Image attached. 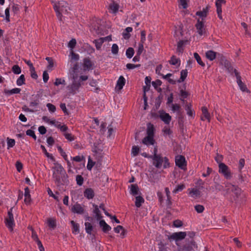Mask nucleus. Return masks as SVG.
Wrapping results in <instances>:
<instances>
[{"mask_svg": "<svg viewBox=\"0 0 251 251\" xmlns=\"http://www.w3.org/2000/svg\"><path fill=\"white\" fill-rule=\"evenodd\" d=\"M52 177L57 186H60L65 183L67 180V175L63 167L59 163H54Z\"/></svg>", "mask_w": 251, "mask_h": 251, "instance_id": "f257e3e1", "label": "nucleus"}, {"mask_svg": "<svg viewBox=\"0 0 251 251\" xmlns=\"http://www.w3.org/2000/svg\"><path fill=\"white\" fill-rule=\"evenodd\" d=\"M53 7L60 21L62 20V15L68 14V10H70L68 3L63 0L54 3Z\"/></svg>", "mask_w": 251, "mask_h": 251, "instance_id": "f03ea898", "label": "nucleus"}, {"mask_svg": "<svg viewBox=\"0 0 251 251\" xmlns=\"http://www.w3.org/2000/svg\"><path fill=\"white\" fill-rule=\"evenodd\" d=\"M153 160V165L157 168H160L164 162V168H166L169 166V163L167 157L163 158L161 155L151 156L149 157Z\"/></svg>", "mask_w": 251, "mask_h": 251, "instance_id": "7ed1b4c3", "label": "nucleus"}, {"mask_svg": "<svg viewBox=\"0 0 251 251\" xmlns=\"http://www.w3.org/2000/svg\"><path fill=\"white\" fill-rule=\"evenodd\" d=\"M176 244L178 248L176 251H195L198 248L196 242L193 240L186 243L182 246H180L177 243Z\"/></svg>", "mask_w": 251, "mask_h": 251, "instance_id": "20e7f679", "label": "nucleus"}, {"mask_svg": "<svg viewBox=\"0 0 251 251\" xmlns=\"http://www.w3.org/2000/svg\"><path fill=\"white\" fill-rule=\"evenodd\" d=\"M219 172L224 176L227 179H230L232 177V174L227 165L224 163L219 164Z\"/></svg>", "mask_w": 251, "mask_h": 251, "instance_id": "39448f33", "label": "nucleus"}, {"mask_svg": "<svg viewBox=\"0 0 251 251\" xmlns=\"http://www.w3.org/2000/svg\"><path fill=\"white\" fill-rule=\"evenodd\" d=\"M221 63L224 65L225 68L228 71V72L230 73H234L235 75H233V76H235L236 78H240L241 76L239 75V73L237 71V70L233 68L230 62L225 59H223L221 61Z\"/></svg>", "mask_w": 251, "mask_h": 251, "instance_id": "423d86ee", "label": "nucleus"}, {"mask_svg": "<svg viewBox=\"0 0 251 251\" xmlns=\"http://www.w3.org/2000/svg\"><path fill=\"white\" fill-rule=\"evenodd\" d=\"M187 235L186 232H177L173 233L171 235H168V239L170 241L175 240L178 241L184 239Z\"/></svg>", "mask_w": 251, "mask_h": 251, "instance_id": "0eeeda50", "label": "nucleus"}, {"mask_svg": "<svg viewBox=\"0 0 251 251\" xmlns=\"http://www.w3.org/2000/svg\"><path fill=\"white\" fill-rule=\"evenodd\" d=\"M12 208L8 212V217L6 218V225L7 227L11 230H13V226H15L13 215L12 213Z\"/></svg>", "mask_w": 251, "mask_h": 251, "instance_id": "6e6552de", "label": "nucleus"}, {"mask_svg": "<svg viewBox=\"0 0 251 251\" xmlns=\"http://www.w3.org/2000/svg\"><path fill=\"white\" fill-rule=\"evenodd\" d=\"M72 82L71 85L68 86V89L72 93H75L77 90L81 85V79H72Z\"/></svg>", "mask_w": 251, "mask_h": 251, "instance_id": "1a4fd4ad", "label": "nucleus"}, {"mask_svg": "<svg viewBox=\"0 0 251 251\" xmlns=\"http://www.w3.org/2000/svg\"><path fill=\"white\" fill-rule=\"evenodd\" d=\"M226 187H231V192L234 193L235 196L238 198L241 194V189L238 186L232 185L230 183L227 182L225 183Z\"/></svg>", "mask_w": 251, "mask_h": 251, "instance_id": "9d476101", "label": "nucleus"}, {"mask_svg": "<svg viewBox=\"0 0 251 251\" xmlns=\"http://www.w3.org/2000/svg\"><path fill=\"white\" fill-rule=\"evenodd\" d=\"M176 164L182 169H184L186 164L185 159L184 156L179 155L176 158Z\"/></svg>", "mask_w": 251, "mask_h": 251, "instance_id": "9b49d317", "label": "nucleus"}, {"mask_svg": "<svg viewBox=\"0 0 251 251\" xmlns=\"http://www.w3.org/2000/svg\"><path fill=\"white\" fill-rule=\"evenodd\" d=\"M195 26L197 30V32L199 33V34L200 35H202L205 34V29L204 24L202 21H200V19H198Z\"/></svg>", "mask_w": 251, "mask_h": 251, "instance_id": "f8f14e48", "label": "nucleus"}, {"mask_svg": "<svg viewBox=\"0 0 251 251\" xmlns=\"http://www.w3.org/2000/svg\"><path fill=\"white\" fill-rule=\"evenodd\" d=\"M23 60L29 67L31 77L32 78H36L38 76L35 72L33 64L30 60H27L26 59H23Z\"/></svg>", "mask_w": 251, "mask_h": 251, "instance_id": "ddd939ff", "label": "nucleus"}, {"mask_svg": "<svg viewBox=\"0 0 251 251\" xmlns=\"http://www.w3.org/2000/svg\"><path fill=\"white\" fill-rule=\"evenodd\" d=\"M142 143L147 146H149L150 145H154L155 141L153 138V136L147 135L143 139Z\"/></svg>", "mask_w": 251, "mask_h": 251, "instance_id": "4468645a", "label": "nucleus"}, {"mask_svg": "<svg viewBox=\"0 0 251 251\" xmlns=\"http://www.w3.org/2000/svg\"><path fill=\"white\" fill-rule=\"evenodd\" d=\"M71 210L75 213L82 214L84 212L83 207L78 203L74 204L71 208Z\"/></svg>", "mask_w": 251, "mask_h": 251, "instance_id": "2eb2a0df", "label": "nucleus"}, {"mask_svg": "<svg viewBox=\"0 0 251 251\" xmlns=\"http://www.w3.org/2000/svg\"><path fill=\"white\" fill-rule=\"evenodd\" d=\"M99 225L102 231L104 233H106L111 229V226L107 224L103 220L100 221Z\"/></svg>", "mask_w": 251, "mask_h": 251, "instance_id": "dca6fc26", "label": "nucleus"}, {"mask_svg": "<svg viewBox=\"0 0 251 251\" xmlns=\"http://www.w3.org/2000/svg\"><path fill=\"white\" fill-rule=\"evenodd\" d=\"M201 111L203 116L201 117V120L204 121L206 119L209 122L210 121V115L208 111L207 108L205 106L202 107Z\"/></svg>", "mask_w": 251, "mask_h": 251, "instance_id": "f3484780", "label": "nucleus"}, {"mask_svg": "<svg viewBox=\"0 0 251 251\" xmlns=\"http://www.w3.org/2000/svg\"><path fill=\"white\" fill-rule=\"evenodd\" d=\"M159 117L166 124H169L171 120V116L169 114L165 112H161Z\"/></svg>", "mask_w": 251, "mask_h": 251, "instance_id": "a211bd4d", "label": "nucleus"}, {"mask_svg": "<svg viewBox=\"0 0 251 251\" xmlns=\"http://www.w3.org/2000/svg\"><path fill=\"white\" fill-rule=\"evenodd\" d=\"M126 84V79H118L115 90L116 92L119 93Z\"/></svg>", "mask_w": 251, "mask_h": 251, "instance_id": "6ab92c4d", "label": "nucleus"}, {"mask_svg": "<svg viewBox=\"0 0 251 251\" xmlns=\"http://www.w3.org/2000/svg\"><path fill=\"white\" fill-rule=\"evenodd\" d=\"M93 63L88 58H84L83 60V68L84 70H90L93 69Z\"/></svg>", "mask_w": 251, "mask_h": 251, "instance_id": "aec40b11", "label": "nucleus"}, {"mask_svg": "<svg viewBox=\"0 0 251 251\" xmlns=\"http://www.w3.org/2000/svg\"><path fill=\"white\" fill-rule=\"evenodd\" d=\"M95 195L94 192L92 188H87L84 192V196L88 199H92Z\"/></svg>", "mask_w": 251, "mask_h": 251, "instance_id": "412c9836", "label": "nucleus"}, {"mask_svg": "<svg viewBox=\"0 0 251 251\" xmlns=\"http://www.w3.org/2000/svg\"><path fill=\"white\" fill-rule=\"evenodd\" d=\"M93 206L94 208V209L93 210L94 213L95 214V218L97 219V220H101L102 216L101 215L100 212L99 210V208L97 205H96L95 204H93Z\"/></svg>", "mask_w": 251, "mask_h": 251, "instance_id": "4be33fe9", "label": "nucleus"}, {"mask_svg": "<svg viewBox=\"0 0 251 251\" xmlns=\"http://www.w3.org/2000/svg\"><path fill=\"white\" fill-rule=\"evenodd\" d=\"M25 202L26 204H29L31 201V196L30 195V191L27 187L25 188Z\"/></svg>", "mask_w": 251, "mask_h": 251, "instance_id": "5701e85b", "label": "nucleus"}, {"mask_svg": "<svg viewBox=\"0 0 251 251\" xmlns=\"http://www.w3.org/2000/svg\"><path fill=\"white\" fill-rule=\"evenodd\" d=\"M119 8V4L114 1H113L109 5V9L110 10L111 13L114 14H116L118 12Z\"/></svg>", "mask_w": 251, "mask_h": 251, "instance_id": "b1692460", "label": "nucleus"}, {"mask_svg": "<svg viewBox=\"0 0 251 251\" xmlns=\"http://www.w3.org/2000/svg\"><path fill=\"white\" fill-rule=\"evenodd\" d=\"M237 83L242 92L250 93L249 90L248 89L246 85L242 81L241 79H237Z\"/></svg>", "mask_w": 251, "mask_h": 251, "instance_id": "393cba45", "label": "nucleus"}, {"mask_svg": "<svg viewBox=\"0 0 251 251\" xmlns=\"http://www.w3.org/2000/svg\"><path fill=\"white\" fill-rule=\"evenodd\" d=\"M114 230L116 233H120L121 232L120 236L122 238H124L125 236L126 231L122 226H118L117 227L114 228Z\"/></svg>", "mask_w": 251, "mask_h": 251, "instance_id": "a878e982", "label": "nucleus"}, {"mask_svg": "<svg viewBox=\"0 0 251 251\" xmlns=\"http://www.w3.org/2000/svg\"><path fill=\"white\" fill-rule=\"evenodd\" d=\"M130 194L133 196H136L139 193V189L137 185L131 184L130 185Z\"/></svg>", "mask_w": 251, "mask_h": 251, "instance_id": "bb28decb", "label": "nucleus"}, {"mask_svg": "<svg viewBox=\"0 0 251 251\" xmlns=\"http://www.w3.org/2000/svg\"><path fill=\"white\" fill-rule=\"evenodd\" d=\"M189 195L191 196V197L194 198H196L200 197L201 191L198 189L193 188L190 191Z\"/></svg>", "mask_w": 251, "mask_h": 251, "instance_id": "cd10ccee", "label": "nucleus"}, {"mask_svg": "<svg viewBox=\"0 0 251 251\" xmlns=\"http://www.w3.org/2000/svg\"><path fill=\"white\" fill-rule=\"evenodd\" d=\"M147 134L148 136H154V126L151 123L147 125Z\"/></svg>", "mask_w": 251, "mask_h": 251, "instance_id": "c85d7f7f", "label": "nucleus"}, {"mask_svg": "<svg viewBox=\"0 0 251 251\" xmlns=\"http://www.w3.org/2000/svg\"><path fill=\"white\" fill-rule=\"evenodd\" d=\"M206 57L210 61H212L215 59L216 56V52L213 50H208L205 53Z\"/></svg>", "mask_w": 251, "mask_h": 251, "instance_id": "c756f323", "label": "nucleus"}, {"mask_svg": "<svg viewBox=\"0 0 251 251\" xmlns=\"http://www.w3.org/2000/svg\"><path fill=\"white\" fill-rule=\"evenodd\" d=\"M209 7L208 6H207L205 8H203L202 11H198L196 13L197 15L202 18L206 17L209 10Z\"/></svg>", "mask_w": 251, "mask_h": 251, "instance_id": "7c9ffc66", "label": "nucleus"}, {"mask_svg": "<svg viewBox=\"0 0 251 251\" xmlns=\"http://www.w3.org/2000/svg\"><path fill=\"white\" fill-rule=\"evenodd\" d=\"M171 64L176 66H179L180 64V61L178 58H177L175 56H173L171 60L169 61Z\"/></svg>", "mask_w": 251, "mask_h": 251, "instance_id": "2f4dec72", "label": "nucleus"}, {"mask_svg": "<svg viewBox=\"0 0 251 251\" xmlns=\"http://www.w3.org/2000/svg\"><path fill=\"white\" fill-rule=\"evenodd\" d=\"M104 42V39L101 38L94 41V43H95V46L97 50H100L101 48L102 44Z\"/></svg>", "mask_w": 251, "mask_h": 251, "instance_id": "473e14b6", "label": "nucleus"}, {"mask_svg": "<svg viewBox=\"0 0 251 251\" xmlns=\"http://www.w3.org/2000/svg\"><path fill=\"white\" fill-rule=\"evenodd\" d=\"M57 149L60 152L61 155L63 157L64 159L67 161L68 166L71 167V163L67 159V155L66 153L63 151V149L60 146L57 147Z\"/></svg>", "mask_w": 251, "mask_h": 251, "instance_id": "72a5a7b5", "label": "nucleus"}, {"mask_svg": "<svg viewBox=\"0 0 251 251\" xmlns=\"http://www.w3.org/2000/svg\"><path fill=\"white\" fill-rule=\"evenodd\" d=\"M144 202V200L142 197L138 196L135 198V205L137 207H140L142 203Z\"/></svg>", "mask_w": 251, "mask_h": 251, "instance_id": "f704fd0d", "label": "nucleus"}, {"mask_svg": "<svg viewBox=\"0 0 251 251\" xmlns=\"http://www.w3.org/2000/svg\"><path fill=\"white\" fill-rule=\"evenodd\" d=\"M85 226L86 232L89 234H91L93 231V226L89 222H86L85 223Z\"/></svg>", "mask_w": 251, "mask_h": 251, "instance_id": "c9c22d12", "label": "nucleus"}, {"mask_svg": "<svg viewBox=\"0 0 251 251\" xmlns=\"http://www.w3.org/2000/svg\"><path fill=\"white\" fill-rule=\"evenodd\" d=\"M185 41H180L178 44H177V52L179 53H182L183 51V47L184 46Z\"/></svg>", "mask_w": 251, "mask_h": 251, "instance_id": "e433bc0d", "label": "nucleus"}, {"mask_svg": "<svg viewBox=\"0 0 251 251\" xmlns=\"http://www.w3.org/2000/svg\"><path fill=\"white\" fill-rule=\"evenodd\" d=\"M71 224L73 226V232L75 234L79 233V225L75 223L74 221H71Z\"/></svg>", "mask_w": 251, "mask_h": 251, "instance_id": "4c0bfd02", "label": "nucleus"}, {"mask_svg": "<svg viewBox=\"0 0 251 251\" xmlns=\"http://www.w3.org/2000/svg\"><path fill=\"white\" fill-rule=\"evenodd\" d=\"M185 109L187 111V114L191 117H193L194 113L191 109V105L190 104H186L185 105Z\"/></svg>", "mask_w": 251, "mask_h": 251, "instance_id": "58836bf2", "label": "nucleus"}, {"mask_svg": "<svg viewBox=\"0 0 251 251\" xmlns=\"http://www.w3.org/2000/svg\"><path fill=\"white\" fill-rule=\"evenodd\" d=\"M152 86L154 87L155 89H156L158 92L161 91V88H157V87L158 86H160L162 84V82L160 79H157L155 81H152L151 82Z\"/></svg>", "mask_w": 251, "mask_h": 251, "instance_id": "ea45409f", "label": "nucleus"}, {"mask_svg": "<svg viewBox=\"0 0 251 251\" xmlns=\"http://www.w3.org/2000/svg\"><path fill=\"white\" fill-rule=\"evenodd\" d=\"M134 50L132 48H128L126 50V55L127 58H131L134 55Z\"/></svg>", "mask_w": 251, "mask_h": 251, "instance_id": "a19ab883", "label": "nucleus"}, {"mask_svg": "<svg viewBox=\"0 0 251 251\" xmlns=\"http://www.w3.org/2000/svg\"><path fill=\"white\" fill-rule=\"evenodd\" d=\"M46 60L48 62L47 68L49 69H51L54 66V62L53 59L49 57H47Z\"/></svg>", "mask_w": 251, "mask_h": 251, "instance_id": "79ce46f5", "label": "nucleus"}, {"mask_svg": "<svg viewBox=\"0 0 251 251\" xmlns=\"http://www.w3.org/2000/svg\"><path fill=\"white\" fill-rule=\"evenodd\" d=\"M48 224L50 227L54 228L56 227V222L53 218H49L48 220Z\"/></svg>", "mask_w": 251, "mask_h": 251, "instance_id": "37998d69", "label": "nucleus"}, {"mask_svg": "<svg viewBox=\"0 0 251 251\" xmlns=\"http://www.w3.org/2000/svg\"><path fill=\"white\" fill-rule=\"evenodd\" d=\"M194 56L197 62L201 66H204V63L202 61L201 57L199 55V54L197 52L194 53Z\"/></svg>", "mask_w": 251, "mask_h": 251, "instance_id": "c03bdc74", "label": "nucleus"}, {"mask_svg": "<svg viewBox=\"0 0 251 251\" xmlns=\"http://www.w3.org/2000/svg\"><path fill=\"white\" fill-rule=\"evenodd\" d=\"M20 91L21 89L20 88H14L10 90L5 91V93L8 94L9 95H11L13 94H18L20 92Z\"/></svg>", "mask_w": 251, "mask_h": 251, "instance_id": "a18cd8bd", "label": "nucleus"}, {"mask_svg": "<svg viewBox=\"0 0 251 251\" xmlns=\"http://www.w3.org/2000/svg\"><path fill=\"white\" fill-rule=\"evenodd\" d=\"M83 178L81 175H77L76 176V181L77 184L81 186L83 183Z\"/></svg>", "mask_w": 251, "mask_h": 251, "instance_id": "49530a36", "label": "nucleus"}, {"mask_svg": "<svg viewBox=\"0 0 251 251\" xmlns=\"http://www.w3.org/2000/svg\"><path fill=\"white\" fill-rule=\"evenodd\" d=\"M12 70L13 72L15 74H20L21 72L20 67L17 65H14L12 67Z\"/></svg>", "mask_w": 251, "mask_h": 251, "instance_id": "de8ad7c7", "label": "nucleus"}, {"mask_svg": "<svg viewBox=\"0 0 251 251\" xmlns=\"http://www.w3.org/2000/svg\"><path fill=\"white\" fill-rule=\"evenodd\" d=\"M119 51V47L116 44H113L111 48V52L113 54H117Z\"/></svg>", "mask_w": 251, "mask_h": 251, "instance_id": "09e8293b", "label": "nucleus"}, {"mask_svg": "<svg viewBox=\"0 0 251 251\" xmlns=\"http://www.w3.org/2000/svg\"><path fill=\"white\" fill-rule=\"evenodd\" d=\"M95 162H94L89 157L88 159V162L87 166V168L88 170H91L93 167L95 165Z\"/></svg>", "mask_w": 251, "mask_h": 251, "instance_id": "8fccbe9b", "label": "nucleus"}, {"mask_svg": "<svg viewBox=\"0 0 251 251\" xmlns=\"http://www.w3.org/2000/svg\"><path fill=\"white\" fill-rule=\"evenodd\" d=\"M139 151V148L137 146H134L132 147L131 150V154L133 155V156H136L138 154Z\"/></svg>", "mask_w": 251, "mask_h": 251, "instance_id": "3c124183", "label": "nucleus"}, {"mask_svg": "<svg viewBox=\"0 0 251 251\" xmlns=\"http://www.w3.org/2000/svg\"><path fill=\"white\" fill-rule=\"evenodd\" d=\"M15 144V141L14 139H9V138H7V146L8 149L9 148L13 147Z\"/></svg>", "mask_w": 251, "mask_h": 251, "instance_id": "603ef678", "label": "nucleus"}, {"mask_svg": "<svg viewBox=\"0 0 251 251\" xmlns=\"http://www.w3.org/2000/svg\"><path fill=\"white\" fill-rule=\"evenodd\" d=\"M90 85L94 87V90H96L98 89V84L97 83L96 79H91L89 82Z\"/></svg>", "mask_w": 251, "mask_h": 251, "instance_id": "864d4df0", "label": "nucleus"}, {"mask_svg": "<svg viewBox=\"0 0 251 251\" xmlns=\"http://www.w3.org/2000/svg\"><path fill=\"white\" fill-rule=\"evenodd\" d=\"M195 209L198 213H201L203 211L204 208L202 205L198 204L195 206Z\"/></svg>", "mask_w": 251, "mask_h": 251, "instance_id": "5fc2aeb1", "label": "nucleus"}, {"mask_svg": "<svg viewBox=\"0 0 251 251\" xmlns=\"http://www.w3.org/2000/svg\"><path fill=\"white\" fill-rule=\"evenodd\" d=\"M26 134L27 135L32 137L34 140L36 139V136L33 130L31 129H28L26 131Z\"/></svg>", "mask_w": 251, "mask_h": 251, "instance_id": "6e6d98bb", "label": "nucleus"}, {"mask_svg": "<svg viewBox=\"0 0 251 251\" xmlns=\"http://www.w3.org/2000/svg\"><path fill=\"white\" fill-rule=\"evenodd\" d=\"M41 148L42 149L43 152H44V153L45 154V155L47 156V157L50 158V159H51L52 160L54 159L53 157L47 152L44 146L41 145Z\"/></svg>", "mask_w": 251, "mask_h": 251, "instance_id": "4d7b16f0", "label": "nucleus"}, {"mask_svg": "<svg viewBox=\"0 0 251 251\" xmlns=\"http://www.w3.org/2000/svg\"><path fill=\"white\" fill-rule=\"evenodd\" d=\"M185 188L183 184L178 185L176 187L174 190L173 193H176L179 191H182Z\"/></svg>", "mask_w": 251, "mask_h": 251, "instance_id": "13d9d810", "label": "nucleus"}, {"mask_svg": "<svg viewBox=\"0 0 251 251\" xmlns=\"http://www.w3.org/2000/svg\"><path fill=\"white\" fill-rule=\"evenodd\" d=\"M146 40V32L144 30H142L141 32V40L139 44H144Z\"/></svg>", "mask_w": 251, "mask_h": 251, "instance_id": "bf43d9fd", "label": "nucleus"}, {"mask_svg": "<svg viewBox=\"0 0 251 251\" xmlns=\"http://www.w3.org/2000/svg\"><path fill=\"white\" fill-rule=\"evenodd\" d=\"M76 44V42L75 39H72L68 43V47L70 48L71 49H73L75 45Z\"/></svg>", "mask_w": 251, "mask_h": 251, "instance_id": "052dcab7", "label": "nucleus"}, {"mask_svg": "<svg viewBox=\"0 0 251 251\" xmlns=\"http://www.w3.org/2000/svg\"><path fill=\"white\" fill-rule=\"evenodd\" d=\"M214 187L215 190H217L218 191H220L223 189V186L217 182H214Z\"/></svg>", "mask_w": 251, "mask_h": 251, "instance_id": "680f3d73", "label": "nucleus"}, {"mask_svg": "<svg viewBox=\"0 0 251 251\" xmlns=\"http://www.w3.org/2000/svg\"><path fill=\"white\" fill-rule=\"evenodd\" d=\"M64 135L66 139H67L70 141H72L75 139L74 136H73L71 133L65 132L64 133Z\"/></svg>", "mask_w": 251, "mask_h": 251, "instance_id": "e2e57ef3", "label": "nucleus"}, {"mask_svg": "<svg viewBox=\"0 0 251 251\" xmlns=\"http://www.w3.org/2000/svg\"><path fill=\"white\" fill-rule=\"evenodd\" d=\"M143 50H144V44H139L138 50L137 51V54L138 56H140L141 55V54L142 53Z\"/></svg>", "mask_w": 251, "mask_h": 251, "instance_id": "0e129e2a", "label": "nucleus"}, {"mask_svg": "<svg viewBox=\"0 0 251 251\" xmlns=\"http://www.w3.org/2000/svg\"><path fill=\"white\" fill-rule=\"evenodd\" d=\"M165 192H166V196H167V201H168V204H171V196L170 195V191H169V189L168 188L166 187L165 189Z\"/></svg>", "mask_w": 251, "mask_h": 251, "instance_id": "69168bd1", "label": "nucleus"}, {"mask_svg": "<svg viewBox=\"0 0 251 251\" xmlns=\"http://www.w3.org/2000/svg\"><path fill=\"white\" fill-rule=\"evenodd\" d=\"M187 74L188 71L186 69L182 70L180 73V78H185L187 76Z\"/></svg>", "mask_w": 251, "mask_h": 251, "instance_id": "338daca9", "label": "nucleus"}, {"mask_svg": "<svg viewBox=\"0 0 251 251\" xmlns=\"http://www.w3.org/2000/svg\"><path fill=\"white\" fill-rule=\"evenodd\" d=\"M47 106L49 110L52 112H54L56 110L55 106L51 103H48Z\"/></svg>", "mask_w": 251, "mask_h": 251, "instance_id": "774afa93", "label": "nucleus"}]
</instances>
